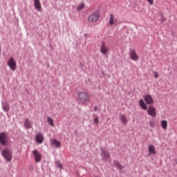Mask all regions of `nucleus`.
I'll return each instance as SVG.
<instances>
[{
  "mask_svg": "<svg viewBox=\"0 0 177 177\" xmlns=\"http://www.w3.org/2000/svg\"><path fill=\"white\" fill-rule=\"evenodd\" d=\"M77 99L80 101L82 104H84V106H86V104L91 102L89 93L85 91H80L77 93Z\"/></svg>",
  "mask_w": 177,
  "mask_h": 177,
  "instance_id": "1",
  "label": "nucleus"
},
{
  "mask_svg": "<svg viewBox=\"0 0 177 177\" xmlns=\"http://www.w3.org/2000/svg\"><path fill=\"white\" fill-rule=\"evenodd\" d=\"M1 155L3 158H5L6 161H8V162H10L13 158V153H12V150L9 148H5L3 149Z\"/></svg>",
  "mask_w": 177,
  "mask_h": 177,
  "instance_id": "2",
  "label": "nucleus"
},
{
  "mask_svg": "<svg viewBox=\"0 0 177 177\" xmlns=\"http://www.w3.org/2000/svg\"><path fill=\"white\" fill-rule=\"evenodd\" d=\"M99 19H100V12L99 11L93 12L88 16V23H97V21H99Z\"/></svg>",
  "mask_w": 177,
  "mask_h": 177,
  "instance_id": "3",
  "label": "nucleus"
},
{
  "mask_svg": "<svg viewBox=\"0 0 177 177\" xmlns=\"http://www.w3.org/2000/svg\"><path fill=\"white\" fill-rule=\"evenodd\" d=\"M9 140V137L8 136V133L3 131L0 133V143L3 146H8V141Z\"/></svg>",
  "mask_w": 177,
  "mask_h": 177,
  "instance_id": "4",
  "label": "nucleus"
},
{
  "mask_svg": "<svg viewBox=\"0 0 177 177\" xmlns=\"http://www.w3.org/2000/svg\"><path fill=\"white\" fill-rule=\"evenodd\" d=\"M7 64L8 67L10 68V70H12V71H15L16 68H17V63H16V62L15 61V58H13V57H11L8 59Z\"/></svg>",
  "mask_w": 177,
  "mask_h": 177,
  "instance_id": "5",
  "label": "nucleus"
},
{
  "mask_svg": "<svg viewBox=\"0 0 177 177\" xmlns=\"http://www.w3.org/2000/svg\"><path fill=\"white\" fill-rule=\"evenodd\" d=\"M129 52L130 59L133 60V62H138L139 60V55L136 53L135 48H130Z\"/></svg>",
  "mask_w": 177,
  "mask_h": 177,
  "instance_id": "6",
  "label": "nucleus"
},
{
  "mask_svg": "<svg viewBox=\"0 0 177 177\" xmlns=\"http://www.w3.org/2000/svg\"><path fill=\"white\" fill-rule=\"evenodd\" d=\"M32 154L35 156V162H39L42 160V154L38 151V150L35 149L32 151Z\"/></svg>",
  "mask_w": 177,
  "mask_h": 177,
  "instance_id": "7",
  "label": "nucleus"
},
{
  "mask_svg": "<svg viewBox=\"0 0 177 177\" xmlns=\"http://www.w3.org/2000/svg\"><path fill=\"white\" fill-rule=\"evenodd\" d=\"M44 134L42 133L39 132L35 136V141L39 143V145H42L44 143Z\"/></svg>",
  "mask_w": 177,
  "mask_h": 177,
  "instance_id": "8",
  "label": "nucleus"
},
{
  "mask_svg": "<svg viewBox=\"0 0 177 177\" xmlns=\"http://www.w3.org/2000/svg\"><path fill=\"white\" fill-rule=\"evenodd\" d=\"M144 100L146 103V104H154V100L153 99V97L151 95H146L144 97Z\"/></svg>",
  "mask_w": 177,
  "mask_h": 177,
  "instance_id": "9",
  "label": "nucleus"
},
{
  "mask_svg": "<svg viewBox=\"0 0 177 177\" xmlns=\"http://www.w3.org/2000/svg\"><path fill=\"white\" fill-rule=\"evenodd\" d=\"M147 114L151 117H156L157 115V111L154 106H149L147 109Z\"/></svg>",
  "mask_w": 177,
  "mask_h": 177,
  "instance_id": "10",
  "label": "nucleus"
},
{
  "mask_svg": "<svg viewBox=\"0 0 177 177\" xmlns=\"http://www.w3.org/2000/svg\"><path fill=\"white\" fill-rule=\"evenodd\" d=\"M101 151L102 160H107L108 158H110V152L104 150V149H101Z\"/></svg>",
  "mask_w": 177,
  "mask_h": 177,
  "instance_id": "11",
  "label": "nucleus"
},
{
  "mask_svg": "<svg viewBox=\"0 0 177 177\" xmlns=\"http://www.w3.org/2000/svg\"><path fill=\"white\" fill-rule=\"evenodd\" d=\"M24 125L26 129H31V128H32V123H31L28 118L25 119Z\"/></svg>",
  "mask_w": 177,
  "mask_h": 177,
  "instance_id": "12",
  "label": "nucleus"
},
{
  "mask_svg": "<svg viewBox=\"0 0 177 177\" xmlns=\"http://www.w3.org/2000/svg\"><path fill=\"white\" fill-rule=\"evenodd\" d=\"M33 2H34L35 9H36L39 12H41V10H42V6H41V1L39 0H34Z\"/></svg>",
  "mask_w": 177,
  "mask_h": 177,
  "instance_id": "13",
  "label": "nucleus"
},
{
  "mask_svg": "<svg viewBox=\"0 0 177 177\" xmlns=\"http://www.w3.org/2000/svg\"><path fill=\"white\" fill-rule=\"evenodd\" d=\"M113 165H115V168H117V169H118V171H122V169H124V167L122 166V165H121L120 161H118L117 160H113Z\"/></svg>",
  "mask_w": 177,
  "mask_h": 177,
  "instance_id": "14",
  "label": "nucleus"
},
{
  "mask_svg": "<svg viewBox=\"0 0 177 177\" xmlns=\"http://www.w3.org/2000/svg\"><path fill=\"white\" fill-rule=\"evenodd\" d=\"M100 52L102 55H107V53H109V48L106 47V44L104 43L101 44Z\"/></svg>",
  "mask_w": 177,
  "mask_h": 177,
  "instance_id": "15",
  "label": "nucleus"
},
{
  "mask_svg": "<svg viewBox=\"0 0 177 177\" xmlns=\"http://www.w3.org/2000/svg\"><path fill=\"white\" fill-rule=\"evenodd\" d=\"M117 23V19H115V16L113 14L109 15V25L113 26V24H115Z\"/></svg>",
  "mask_w": 177,
  "mask_h": 177,
  "instance_id": "16",
  "label": "nucleus"
},
{
  "mask_svg": "<svg viewBox=\"0 0 177 177\" xmlns=\"http://www.w3.org/2000/svg\"><path fill=\"white\" fill-rule=\"evenodd\" d=\"M51 145H52V146H55V147H56L57 149H59V148H60V146L62 144L60 143L59 141H57V140L53 139L51 141Z\"/></svg>",
  "mask_w": 177,
  "mask_h": 177,
  "instance_id": "17",
  "label": "nucleus"
},
{
  "mask_svg": "<svg viewBox=\"0 0 177 177\" xmlns=\"http://www.w3.org/2000/svg\"><path fill=\"white\" fill-rule=\"evenodd\" d=\"M139 104H140V107H141L142 110H147V105L146 104V103H145V101L143 100L142 99L140 100Z\"/></svg>",
  "mask_w": 177,
  "mask_h": 177,
  "instance_id": "18",
  "label": "nucleus"
},
{
  "mask_svg": "<svg viewBox=\"0 0 177 177\" xmlns=\"http://www.w3.org/2000/svg\"><path fill=\"white\" fill-rule=\"evenodd\" d=\"M149 154H156V147L153 145H150L148 147Z\"/></svg>",
  "mask_w": 177,
  "mask_h": 177,
  "instance_id": "19",
  "label": "nucleus"
},
{
  "mask_svg": "<svg viewBox=\"0 0 177 177\" xmlns=\"http://www.w3.org/2000/svg\"><path fill=\"white\" fill-rule=\"evenodd\" d=\"M160 124L162 129H167L168 127V122L167 120H162Z\"/></svg>",
  "mask_w": 177,
  "mask_h": 177,
  "instance_id": "20",
  "label": "nucleus"
},
{
  "mask_svg": "<svg viewBox=\"0 0 177 177\" xmlns=\"http://www.w3.org/2000/svg\"><path fill=\"white\" fill-rule=\"evenodd\" d=\"M2 109L3 110V111H6V113H8V111H9L10 107L9 106V105L6 103H4L2 104Z\"/></svg>",
  "mask_w": 177,
  "mask_h": 177,
  "instance_id": "21",
  "label": "nucleus"
},
{
  "mask_svg": "<svg viewBox=\"0 0 177 177\" xmlns=\"http://www.w3.org/2000/svg\"><path fill=\"white\" fill-rule=\"evenodd\" d=\"M120 121L122 124H123V125L127 124V122H128V121L127 120V117H125V115H122L120 116Z\"/></svg>",
  "mask_w": 177,
  "mask_h": 177,
  "instance_id": "22",
  "label": "nucleus"
},
{
  "mask_svg": "<svg viewBox=\"0 0 177 177\" xmlns=\"http://www.w3.org/2000/svg\"><path fill=\"white\" fill-rule=\"evenodd\" d=\"M47 122H48V124L50 125V127H55V123H53V119L52 118L48 117Z\"/></svg>",
  "mask_w": 177,
  "mask_h": 177,
  "instance_id": "23",
  "label": "nucleus"
},
{
  "mask_svg": "<svg viewBox=\"0 0 177 177\" xmlns=\"http://www.w3.org/2000/svg\"><path fill=\"white\" fill-rule=\"evenodd\" d=\"M84 8H85V3H82L80 5L77 6V10H78V11L82 10V9H84Z\"/></svg>",
  "mask_w": 177,
  "mask_h": 177,
  "instance_id": "24",
  "label": "nucleus"
},
{
  "mask_svg": "<svg viewBox=\"0 0 177 177\" xmlns=\"http://www.w3.org/2000/svg\"><path fill=\"white\" fill-rule=\"evenodd\" d=\"M57 165L59 169H63V165H62L59 161L57 162Z\"/></svg>",
  "mask_w": 177,
  "mask_h": 177,
  "instance_id": "25",
  "label": "nucleus"
},
{
  "mask_svg": "<svg viewBox=\"0 0 177 177\" xmlns=\"http://www.w3.org/2000/svg\"><path fill=\"white\" fill-rule=\"evenodd\" d=\"M94 123L97 124H99V118L98 117H96L95 119H94Z\"/></svg>",
  "mask_w": 177,
  "mask_h": 177,
  "instance_id": "26",
  "label": "nucleus"
},
{
  "mask_svg": "<svg viewBox=\"0 0 177 177\" xmlns=\"http://www.w3.org/2000/svg\"><path fill=\"white\" fill-rule=\"evenodd\" d=\"M147 2H148L149 5H153L154 3V0H147Z\"/></svg>",
  "mask_w": 177,
  "mask_h": 177,
  "instance_id": "27",
  "label": "nucleus"
},
{
  "mask_svg": "<svg viewBox=\"0 0 177 177\" xmlns=\"http://www.w3.org/2000/svg\"><path fill=\"white\" fill-rule=\"evenodd\" d=\"M154 78H158V72H153Z\"/></svg>",
  "mask_w": 177,
  "mask_h": 177,
  "instance_id": "28",
  "label": "nucleus"
},
{
  "mask_svg": "<svg viewBox=\"0 0 177 177\" xmlns=\"http://www.w3.org/2000/svg\"><path fill=\"white\" fill-rule=\"evenodd\" d=\"M98 109L99 108H97V106H94V111H97Z\"/></svg>",
  "mask_w": 177,
  "mask_h": 177,
  "instance_id": "29",
  "label": "nucleus"
},
{
  "mask_svg": "<svg viewBox=\"0 0 177 177\" xmlns=\"http://www.w3.org/2000/svg\"><path fill=\"white\" fill-rule=\"evenodd\" d=\"M84 37H86V34H84Z\"/></svg>",
  "mask_w": 177,
  "mask_h": 177,
  "instance_id": "30",
  "label": "nucleus"
}]
</instances>
